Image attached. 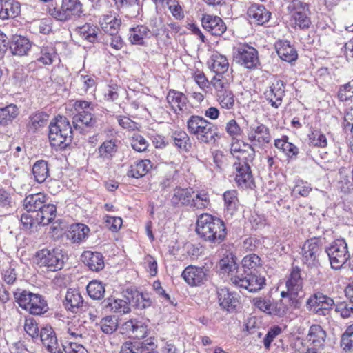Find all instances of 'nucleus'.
Here are the masks:
<instances>
[{
    "mask_svg": "<svg viewBox=\"0 0 353 353\" xmlns=\"http://www.w3.org/2000/svg\"><path fill=\"white\" fill-rule=\"evenodd\" d=\"M217 100L222 108L231 110L234 106V96L230 90H221L220 92H218Z\"/></svg>",
    "mask_w": 353,
    "mask_h": 353,
    "instance_id": "49",
    "label": "nucleus"
},
{
    "mask_svg": "<svg viewBox=\"0 0 353 353\" xmlns=\"http://www.w3.org/2000/svg\"><path fill=\"white\" fill-rule=\"evenodd\" d=\"M203 28L214 36H221L226 31V25L218 16L203 14L201 18Z\"/></svg>",
    "mask_w": 353,
    "mask_h": 353,
    "instance_id": "17",
    "label": "nucleus"
},
{
    "mask_svg": "<svg viewBox=\"0 0 353 353\" xmlns=\"http://www.w3.org/2000/svg\"><path fill=\"white\" fill-rule=\"evenodd\" d=\"M225 211L230 215H233L236 211L239 200L237 192L235 190H228L223 194Z\"/></svg>",
    "mask_w": 353,
    "mask_h": 353,
    "instance_id": "45",
    "label": "nucleus"
},
{
    "mask_svg": "<svg viewBox=\"0 0 353 353\" xmlns=\"http://www.w3.org/2000/svg\"><path fill=\"white\" fill-rule=\"evenodd\" d=\"M49 115L44 112H36L29 117L28 128L30 131L33 132L39 130L40 128L46 125Z\"/></svg>",
    "mask_w": 353,
    "mask_h": 353,
    "instance_id": "41",
    "label": "nucleus"
},
{
    "mask_svg": "<svg viewBox=\"0 0 353 353\" xmlns=\"http://www.w3.org/2000/svg\"><path fill=\"white\" fill-rule=\"evenodd\" d=\"M274 145L281 152L286 154L292 153V154H297L299 152L297 147L289 142L288 138L286 136L275 140Z\"/></svg>",
    "mask_w": 353,
    "mask_h": 353,
    "instance_id": "50",
    "label": "nucleus"
},
{
    "mask_svg": "<svg viewBox=\"0 0 353 353\" xmlns=\"http://www.w3.org/2000/svg\"><path fill=\"white\" fill-rule=\"evenodd\" d=\"M311 190L312 188L310 187V184L307 182L303 181L301 179L296 181L295 186L293 189L294 192L297 193L302 196H307Z\"/></svg>",
    "mask_w": 353,
    "mask_h": 353,
    "instance_id": "64",
    "label": "nucleus"
},
{
    "mask_svg": "<svg viewBox=\"0 0 353 353\" xmlns=\"http://www.w3.org/2000/svg\"><path fill=\"white\" fill-rule=\"evenodd\" d=\"M151 34L152 32L146 26H137L130 29L129 40L132 44L143 45L144 40L150 38Z\"/></svg>",
    "mask_w": 353,
    "mask_h": 353,
    "instance_id": "36",
    "label": "nucleus"
},
{
    "mask_svg": "<svg viewBox=\"0 0 353 353\" xmlns=\"http://www.w3.org/2000/svg\"><path fill=\"white\" fill-rule=\"evenodd\" d=\"M40 339L46 350L50 353H63L64 345H60L56 334L50 327H43L40 332Z\"/></svg>",
    "mask_w": 353,
    "mask_h": 353,
    "instance_id": "19",
    "label": "nucleus"
},
{
    "mask_svg": "<svg viewBox=\"0 0 353 353\" xmlns=\"http://www.w3.org/2000/svg\"><path fill=\"white\" fill-rule=\"evenodd\" d=\"M241 264L245 272L248 270L250 272H256L261 268L262 261L257 254H250L243 258Z\"/></svg>",
    "mask_w": 353,
    "mask_h": 353,
    "instance_id": "44",
    "label": "nucleus"
},
{
    "mask_svg": "<svg viewBox=\"0 0 353 353\" xmlns=\"http://www.w3.org/2000/svg\"><path fill=\"white\" fill-rule=\"evenodd\" d=\"M334 305V300L321 292L314 294L307 301V308L321 316L327 315Z\"/></svg>",
    "mask_w": 353,
    "mask_h": 353,
    "instance_id": "11",
    "label": "nucleus"
},
{
    "mask_svg": "<svg viewBox=\"0 0 353 353\" xmlns=\"http://www.w3.org/2000/svg\"><path fill=\"white\" fill-rule=\"evenodd\" d=\"M210 69L215 74H226L229 70V62L227 57L218 52H214L209 61Z\"/></svg>",
    "mask_w": 353,
    "mask_h": 353,
    "instance_id": "23",
    "label": "nucleus"
},
{
    "mask_svg": "<svg viewBox=\"0 0 353 353\" xmlns=\"http://www.w3.org/2000/svg\"><path fill=\"white\" fill-rule=\"evenodd\" d=\"M196 231L205 241L219 244L226 236V227L219 218L209 214L199 216L196 222Z\"/></svg>",
    "mask_w": 353,
    "mask_h": 353,
    "instance_id": "1",
    "label": "nucleus"
},
{
    "mask_svg": "<svg viewBox=\"0 0 353 353\" xmlns=\"http://www.w3.org/2000/svg\"><path fill=\"white\" fill-rule=\"evenodd\" d=\"M48 203V198L43 193L30 194L26 196L23 205L27 212H37Z\"/></svg>",
    "mask_w": 353,
    "mask_h": 353,
    "instance_id": "24",
    "label": "nucleus"
},
{
    "mask_svg": "<svg viewBox=\"0 0 353 353\" xmlns=\"http://www.w3.org/2000/svg\"><path fill=\"white\" fill-rule=\"evenodd\" d=\"M287 310L288 307L283 300L273 303L271 302L270 310H269L268 314L281 317L286 314Z\"/></svg>",
    "mask_w": 353,
    "mask_h": 353,
    "instance_id": "59",
    "label": "nucleus"
},
{
    "mask_svg": "<svg viewBox=\"0 0 353 353\" xmlns=\"http://www.w3.org/2000/svg\"><path fill=\"white\" fill-rule=\"evenodd\" d=\"M105 288L101 282L97 281H90V298L95 300L103 297Z\"/></svg>",
    "mask_w": 353,
    "mask_h": 353,
    "instance_id": "56",
    "label": "nucleus"
},
{
    "mask_svg": "<svg viewBox=\"0 0 353 353\" xmlns=\"http://www.w3.org/2000/svg\"><path fill=\"white\" fill-rule=\"evenodd\" d=\"M326 336V332L321 326L312 325L309 329L307 339L314 347H321L324 346Z\"/></svg>",
    "mask_w": 353,
    "mask_h": 353,
    "instance_id": "32",
    "label": "nucleus"
},
{
    "mask_svg": "<svg viewBox=\"0 0 353 353\" xmlns=\"http://www.w3.org/2000/svg\"><path fill=\"white\" fill-rule=\"evenodd\" d=\"M18 114V108L14 104L0 108V125L6 126L9 125Z\"/></svg>",
    "mask_w": 353,
    "mask_h": 353,
    "instance_id": "42",
    "label": "nucleus"
},
{
    "mask_svg": "<svg viewBox=\"0 0 353 353\" xmlns=\"http://www.w3.org/2000/svg\"><path fill=\"white\" fill-rule=\"evenodd\" d=\"M150 167L151 165L149 160H141L130 166L127 175L134 179L143 177L146 174Z\"/></svg>",
    "mask_w": 353,
    "mask_h": 353,
    "instance_id": "40",
    "label": "nucleus"
},
{
    "mask_svg": "<svg viewBox=\"0 0 353 353\" xmlns=\"http://www.w3.org/2000/svg\"><path fill=\"white\" fill-rule=\"evenodd\" d=\"M101 29L109 34L117 33L121 24V20L119 17L112 12L101 17L99 21Z\"/></svg>",
    "mask_w": 353,
    "mask_h": 353,
    "instance_id": "21",
    "label": "nucleus"
},
{
    "mask_svg": "<svg viewBox=\"0 0 353 353\" xmlns=\"http://www.w3.org/2000/svg\"><path fill=\"white\" fill-rule=\"evenodd\" d=\"M88 228L83 223L71 225L66 233V236L74 243L81 242L86 236Z\"/></svg>",
    "mask_w": 353,
    "mask_h": 353,
    "instance_id": "35",
    "label": "nucleus"
},
{
    "mask_svg": "<svg viewBox=\"0 0 353 353\" xmlns=\"http://www.w3.org/2000/svg\"><path fill=\"white\" fill-rule=\"evenodd\" d=\"M48 138L50 145L57 152L70 145L72 139V129L68 119L58 116L49 125Z\"/></svg>",
    "mask_w": 353,
    "mask_h": 353,
    "instance_id": "2",
    "label": "nucleus"
},
{
    "mask_svg": "<svg viewBox=\"0 0 353 353\" xmlns=\"http://www.w3.org/2000/svg\"><path fill=\"white\" fill-rule=\"evenodd\" d=\"M236 174L235 181L241 188H250L253 183V178L249 165L246 162H241L240 159L237 158V161L234 163Z\"/></svg>",
    "mask_w": 353,
    "mask_h": 353,
    "instance_id": "18",
    "label": "nucleus"
},
{
    "mask_svg": "<svg viewBox=\"0 0 353 353\" xmlns=\"http://www.w3.org/2000/svg\"><path fill=\"white\" fill-rule=\"evenodd\" d=\"M231 81V76L226 73L216 74V75L212 79L211 81L218 93L221 90H229L230 82Z\"/></svg>",
    "mask_w": 353,
    "mask_h": 353,
    "instance_id": "48",
    "label": "nucleus"
},
{
    "mask_svg": "<svg viewBox=\"0 0 353 353\" xmlns=\"http://www.w3.org/2000/svg\"><path fill=\"white\" fill-rule=\"evenodd\" d=\"M194 193V192L191 188H176L174 190L170 202L174 207L179 205L190 207L192 194Z\"/></svg>",
    "mask_w": 353,
    "mask_h": 353,
    "instance_id": "29",
    "label": "nucleus"
},
{
    "mask_svg": "<svg viewBox=\"0 0 353 353\" xmlns=\"http://www.w3.org/2000/svg\"><path fill=\"white\" fill-rule=\"evenodd\" d=\"M234 57L237 63L252 69L259 63L257 50L248 45H240L236 48Z\"/></svg>",
    "mask_w": 353,
    "mask_h": 353,
    "instance_id": "13",
    "label": "nucleus"
},
{
    "mask_svg": "<svg viewBox=\"0 0 353 353\" xmlns=\"http://www.w3.org/2000/svg\"><path fill=\"white\" fill-rule=\"evenodd\" d=\"M21 13V4L14 0H0V19H14Z\"/></svg>",
    "mask_w": 353,
    "mask_h": 353,
    "instance_id": "22",
    "label": "nucleus"
},
{
    "mask_svg": "<svg viewBox=\"0 0 353 353\" xmlns=\"http://www.w3.org/2000/svg\"><path fill=\"white\" fill-rule=\"evenodd\" d=\"M335 312L343 319L350 318L353 315V303L350 301L338 303L335 307Z\"/></svg>",
    "mask_w": 353,
    "mask_h": 353,
    "instance_id": "55",
    "label": "nucleus"
},
{
    "mask_svg": "<svg viewBox=\"0 0 353 353\" xmlns=\"http://www.w3.org/2000/svg\"><path fill=\"white\" fill-rule=\"evenodd\" d=\"M104 265V258L101 252H90V270L99 272Z\"/></svg>",
    "mask_w": 353,
    "mask_h": 353,
    "instance_id": "52",
    "label": "nucleus"
},
{
    "mask_svg": "<svg viewBox=\"0 0 353 353\" xmlns=\"http://www.w3.org/2000/svg\"><path fill=\"white\" fill-rule=\"evenodd\" d=\"M187 130L200 142L209 143L215 141L216 127L201 116L192 115L187 121Z\"/></svg>",
    "mask_w": 353,
    "mask_h": 353,
    "instance_id": "3",
    "label": "nucleus"
},
{
    "mask_svg": "<svg viewBox=\"0 0 353 353\" xmlns=\"http://www.w3.org/2000/svg\"><path fill=\"white\" fill-rule=\"evenodd\" d=\"M74 115L73 116V125L74 130H80V132L88 128V102L85 101H77L74 105Z\"/></svg>",
    "mask_w": 353,
    "mask_h": 353,
    "instance_id": "15",
    "label": "nucleus"
},
{
    "mask_svg": "<svg viewBox=\"0 0 353 353\" xmlns=\"http://www.w3.org/2000/svg\"><path fill=\"white\" fill-rule=\"evenodd\" d=\"M246 132L248 139L253 144L263 145L268 143L271 140L269 128L257 121L248 125Z\"/></svg>",
    "mask_w": 353,
    "mask_h": 353,
    "instance_id": "14",
    "label": "nucleus"
},
{
    "mask_svg": "<svg viewBox=\"0 0 353 353\" xmlns=\"http://www.w3.org/2000/svg\"><path fill=\"white\" fill-rule=\"evenodd\" d=\"M82 12V5L79 0H62L59 8L49 10L50 14L55 19L65 21L73 16H79Z\"/></svg>",
    "mask_w": 353,
    "mask_h": 353,
    "instance_id": "10",
    "label": "nucleus"
},
{
    "mask_svg": "<svg viewBox=\"0 0 353 353\" xmlns=\"http://www.w3.org/2000/svg\"><path fill=\"white\" fill-rule=\"evenodd\" d=\"M291 21L301 30L308 29L311 25L310 11L307 3L300 0H292L288 6Z\"/></svg>",
    "mask_w": 353,
    "mask_h": 353,
    "instance_id": "7",
    "label": "nucleus"
},
{
    "mask_svg": "<svg viewBox=\"0 0 353 353\" xmlns=\"http://www.w3.org/2000/svg\"><path fill=\"white\" fill-rule=\"evenodd\" d=\"M332 269L340 270L350 259L347 244L343 239L334 241L325 250Z\"/></svg>",
    "mask_w": 353,
    "mask_h": 353,
    "instance_id": "8",
    "label": "nucleus"
},
{
    "mask_svg": "<svg viewBox=\"0 0 353 353\" xmlns=\"http://www.w3.org/2000/svg\"><path fill=\"white\" fill-rule=\"evenodd\" d=\"M321 252L319 241L310 239L306 241L302 246V261L308 267H316L319 264V257Z\"/></svg>",
    "mask_w": 353,
    "mask_h": 353,
    "instance_id": "12",
    "label": "nucleus"
},
{
    "mask_svg": "<svg viewBox=\"0 0 353 353\" xmlns=\"http://www.w3.org/2000/svg\"><path fill=\"white\" fill-rule=\"evenodd\" d=\"M210 205L208 192L205 190H200L192 194L190 208L193 210H204Z\"/></svg>",
    "mask_w": 353,
    "mask_h": 353,
    "instance_id": "39",
    "label": "nucleus"
},
{
    "mask_svg": "<svg viewBox=\"0 0 353 353\" xmlns=\"http://www.w3.org/2000/svg\"><path fill=\"white\" fill-rule=\"evenodd\" d=\"M225 131L232 139H237L243 134L242 128L235 119H231L226 123Z\"/></svg>",
    "mask_w": 353,
    "mask_h": 353,
    "instance_id": "57",
    "label": "nucleus"
},
{
    "mask_svg": "<svg viewBox=\"0 0 353 353\" xmlns=\"http://www.w3.org/2000/svg\"><path fill=\"white\" fill-rule=\"evenodd\" d=\"M167 101L172 107V110L179 114L183 112L186 108L187 98L185 94L176 90H170L167 95Z\"/></svg>",
    "mask_w": 353,
    "mask_h": 353,
    "instance_id": "31",
    "label": "nucleus"
},
{
    "mask_svg": "<svg viewBox=\"0 0 353 353\" xmlns=\"http://www.w3.org/2000/svg\"><path fill=\"white\" fill-rule=\"evenodd\" d=\"M166 4L175 19H181L184 17L183 10L177 0H170Z\"/></svg>",
    "mask_w": 353,
    "mask_h": 353,
    "instance_id": "63",
    "label": "nucleus"
},
{
    "mask_svg": "<svg viewBox=\"0 0 353 353\" xmlns=\"http://www.w3.org/2000/svg\"><path fill=\"white\" fill-rule=\"evenodd\" d=\"M308 137L310 146L325 148L327 145L326 136L321 131L314 130Z\"/></svg>",
    "mask_w": 353,
    "mask_h": 353,
    "instance_id": "51",
    "label": "nucleus"
},
{
    "mask_svg": "<svg viewBox=\"0 0 353 353\" xmlns=\"http://www.w3.org/2000/svg\"><path fill=\"white\" fill-rule=\"evenodd\" d=\"M17 264L14 261L8 262L4 265L1 270L3 280L8 285H13L17 280L18 272L17 271Z\"/></svg>",
    "mask_w": 353,
    "mask_h": 353,
    "instance_id": "43",
    "label": "nucleus"
},
{
    "mask_svg": "<svg viewBox=\"0 0 353 353\" xmlns=\"http://www.w3.org/2000/svg\"><path fill=\"white\" fill-rule=\"evenodd\" d=\"M32 173L38 183H43L49 175L47 162L43 160L37 161L32 167Z\"/></svg>",
    "mask_w": 353,
    "mask_h": 353,
    "instance_id": "47",
    "label": "nucleus"
},
{
    "mask_svg": "<svg viewBox=\"0 0 353 353\" xmlns=\"http://www.w3.org/2000/svg\"><path fill=\"white\" fill-rule=\"evenodd\" d=\"M172 139L174 145L182 152H188L190 151L192 143L188 134L181 130H175L172 134Z\"/></svg>",
    "mask_w": 353,
    "mask_h": 353,
    "instance_id": "38",
    "label": "nucleus"
},
{
    "mask_svg": "<svg viewBox=\"0 0 353 353\" xmlns=\"http://www.w3.org/2000/svg\"><path fill=\"white\" fill-rule=\"evenodd\" d=\"M220 306L227 311H232L236 308L239 300L236 294L229 292L226 288H221L217 291Z\"/></svg>",
    "mask_w": 353,
    "mask_h": 353,
    "instance_id": "27",
    "label": "nucleus"
},
{
    "mask_svg": "<svg viewBox=\"0 0 353 353\" xmlns=\"http://www.w3.org/2000/svg\"><path fill=\"white\" fill-rule=\"evenodd\" d=\"M57 208L53 204L46 203L45 207L37 212L35 219L37 222L46 225L52 222L56 217Z\"/></svg>",
    "mask_w": 353,
    "mask_h": 353,
    "instance_id": "34",
    "label": "nucleus"
},
{
    "mask_svg": "<svg viewBox=\"0 0 353 353\" xmlns=\"http://www.w3.org/2000/svg\"><path fill=\"white\" fill-rule=\"evenodd\" d=\"M14 296L19 305L30 314L40 315L48 310L46 301L38 294L18 289Z\"/></svg>",
    "mask_w": 353,
    "mask_h": 353,
    "instance_id": "4",
    "label": "nucleus"
},
{
    "mask_svg": "<svg viewBox=\"0 0 353 353\" xmlns=\"http://www.w3.org/2000/svg\"><path fill=\"white\" fill-rule=\"evenodd\" d=\"M97 326H99L100 330L105 334H112L117 328V323L116 319L112 316H107L103 318L99 325L96 323Z\"/></svg>",
    "mask_w": 353,
    "mask_h": 353,
    "instance_id": "54",
    "label": "nucleus"
},
{
    "mask_svg": "<svg viewBox=\"0 0 353 353\" xmlns=\"http://www.w3.org/2000/svg\"><path fill=\"white\" fill-rule=\"evenodd\" d=\"M303 279L301 276V270L299 268H293L289 277L286 281L287 291H282L281 296L287 299L290 306L296 307L299 306V294L302 292Z\"/></svg>",
    "mask_w": 353,
    "mask_h": 353,
    "instance_id": "6",
    "label": "nucleus"
},
{
    "mask_svg": "<svg viewBox=\"0 0 353 353\" xmlns=\"http://www.w3.org/2000/svg\"><path fill=\"white\" fill-rule=\"evenodd\" d=\"M341 346L345 351L353 350V323L348 326L342 334Z\"/></svg>",
    "mask_w": 353,
    "mask_h": 353,
    "instance_id": "53",
    "label": "nucleus"
},
{
    "mask_svg": "<svg viewBox=\"0 0 353 353\" xmlns=\"http://www.w3.org/2000/svg\"><path fill=\"white\" fill-rule=\"evenodd\" d=\"M103 307L108 311L119 314H128L130 312L129 301L127 299L108 298L102 303Z\"/></svg>",
    "mask_w": 353,
    "mask_h": 353,
    "instance_id": "26",
    "label": "nucleus"
},
{
    "mask_svg": "<svg viewBox=\"0 0 353 353\" xmlns=\"http://www.w3.org/2000/svg\"><path fill=\"white\" fill-rule=\"evenodd\" d=\"M276 52L279 57L288 63L296 60L298 54L296 50L288 41H280L276 45Z\"/></svg>",
    "mask_w": 353,
    "mask_h": 353,
    "instance_id": "30",
    "label": "nucleus"
},
{
    "mask_svg": "<svg viewBox=\"0 0 353 353\" xmlns=\"http://www.w3.org/2000/svg\"><path fill=\"white\" fill-rule=\"evenodd\" d=\"M231 281L235 286L250 292L261 290L265 284V278L256 272L236 275L231 278Z\"/></svg>",
    "mask_w": 353,
    "mask_h": 353,
    "instance_id": "9",
    "label": "nucleus"
},
{
    "mask_svg": "<svg viewBox=\"0 0 353 353\" xmlns=\"http://www.w3.org/2000/svg\"><path fill=\"white\" fill-rule=\"evenodd\" d=\"M56 58V53L53 48H43L41 51V56L38 59L39 61L45 65H50Z\"/></svg>",
    "mask_w": 353,
    "mask_h": 353,
    "instance_id": "60",
    "label": "nucleus"
},
{
    "mask_svg": "<svg viewBox=\"0 0 353 353\" xmlns=\"http://www.w3.org/2000/svg\"><path fill=\"white\" fill-rule=\"evenodd\" d=\"M63 304L66 310L77 312L83 307V299L79 290L69 289L65 294Z\"/></svg>",
    "mask_w": 353,
    "mask_h": 353,
    "instance_id": "28",
    "label": "nucleus"
},
{
    "mask_svg": "<svg viewBox=\"0 0 353 353\" xmlns=\"http://www.w3.org/2000/svg\"><path fill=\"white\" fill-rule=\"evenodd\" d=\"M24 330L32 338L39 336V327L34 319L32 318L26 319L24 324Z\"/></svg>",
    "mask_w": 353,
    "mask_h": 353,
    "instance_id": "61",
    "label": "nucleus"
},
{
    "mask_svg": "<svg viewBox=\"0 0 353 353\" xmlns=\"http://www.w3.org/2000/svg\"><path fill=\"white\" fill-rule=\"evenodd\" d=\"M218 265L220 271L223 274H229L235 271L237 269L235 256L229 252L219 261Z\"/></svg>",
    "mask_w": 353,
    "mask_h": 353,
    "instance_id": "46",
    "label": "nucleus"
},
{
    "mask_svg": "<svg viewBox=\"0 0 353 353\" xmlns=\"http://www.w3.org/2000/svg\"><path fill=\"white\" fill-rule=\"evenodd\" d=\"M185 282L191 286L200 285L206 280L203 268L190 265L185 268L181 274Z\"/></svg>",
    "mask_w": 353,
    "mask_h": 353,
    "instance_id": "20",
    "label": "nucleus"
},
{
    "mask_svg": "<svg viewBox=\"0 0 353 353\" xmlns=\"http://www.w3.org/2000/svg\"><path fill=\"white\" fill-rule=\"evenodd\" d=\"M147 346L143 342H125L121 347L120 353H153L154 343H148Z\"/></svg>",
    "mask_w": 353,
    "mask_h": 353,
    "instance_id": "33",
    "label": "nucleus"
},
{
    "mask_svg": "<svg viewBox=\"0 0 353 353\" xmlns=\"http://www.w3.org/2000/svg\"><path fill=\"white\" fill-rule=\"evenodd\" d=\"M131 145L135 151L142 152L147 149L148 144L141 135L137 134L132 137Z\"/></svg>",
    "mask_w": 353,
    "mask_h": 353,
    "instance_id": "62",
    "label": "nucleus"
},
{
    "mask_svg": "<svg viewBox=\"0 0 353 353\" xmlns=\"http://www.w3.org/2000/svg\"><path fill=\"white\" fill-rule=\"evenodd\" d=\"M30 47V43L27 38L16 36L10 43V49L14 55L23 56L27 54Z\"/></svg>",
    "mask_w": 353,
    "mask_h": 353,
    "instance_id": "37",
    "label": "nucleus"
},
{
    "mask_svg": "<svg viewBox=\"0 0 353 353\" xmlns=\"http://www.w3.org/2000/svg\"><path fill=\"white\" fill-rule=\"evenodd\" d=\"M248 15L253 22L263 25L269 21L271 13L263 5L254 3L249 7Z\"/></svg>",
    "mask_w": 353,
    "mask_h": 353,
    "instance_id": "25",
    "label": "nucleus"
},
{
    "mask_svg": "<svg viewBox=\"0 0 353 353\" xmlns=\"http://www.w3.org/2000/svg\"><path fill=\"white\" fill-rule=\"evenodd\" d=\"M284 92L285 85L283 82L279 79H274L265 90L264 96L271 103V105L276 108L281 104Z\"/></svg>",
    "mask_w": 353,
    "mask_h": 353,
    "instance_id": "16",
    "label": "nucleus"
},
{
    "mask_svg": "<svg viewBox=\"0 0 353 353\" xmlns=\"http://www.w3.org/2000/svg\"><path fill=\"white\" fill-rule=\"evenodd\" d=\"M251 303L255 308L268 314L271 305L270 299L265 297L258 296L254 298L251 301Z\"/></svg>",
    "mask_w": 353,
    "mask_h": 353,
    "instance_id": "58",
    "label": "nucleus"
},
{
    "mask_svg": "<svg viewBox=\"0 0 353 353\" xmlns=\"http://www.w3.org/2000/svg\"><path fill=\"white\" fill-rule=\"evenodd\" d=\"M37 265L48 271L56 272L63 268L64 254L60 248L42 249L37 252Z\"/></svg>",
    "mask_w": 353,
    "mask_h": 353,
    "instance_id": "5",
    "label": "nucleus"
}]
</instances>
